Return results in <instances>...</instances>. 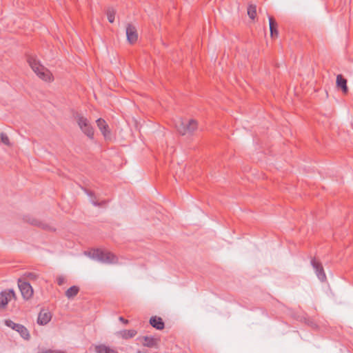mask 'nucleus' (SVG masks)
I'll list each match as a JSON object with an SVG mask.
<instances>
[{"instance_id":"6","label":"nucleus","mask_w":353,"mask_h":353,"mask_svg":"<svg viewBox=\"0 0 353 353\" xmlns=\"http://www.w3.org/2000/svg\"><path fill=\"white\" fill-rule=\"evenodd\" d=\"M311 265H312L313 268L315 270L316 274L319 279L324 282L326 281V275L324 272V269L323 268V265L321 262L316 261L315 258L312 259L311 260Z\"/></svg>"},{"instance_id":"15","label":"nucleus","mask_w":353,"mask_h":353,"mask_svg":"<svg viewBox=\"0 0 353 353\" xmlns=\"http://www.w3.org/2000/svg\"><path fill=\"white\" fill-rule=\"evenodd\" d=\"M79 292V288L77 285H73L65 291V295L68 299H72L77 295Z\"/></svg>"},{"instance_id":"3","label":"nucleus","mask_w":353,"mask_h":353,"mask_svg":"<svg viewBox=\"0 0 353 353\" xmlns=\"http://www.w3.org/2000/svg\"><path fill=\"white\" fill-rule=\"evenodd\" d=\"M74 118L81 131L90 139L94 138V129L87 118L77 113Z\"/></svg>"},{"instance_id":"7","label":"nucleus","mask_w":353,"mask_h":353,"mask_svg":"<svg viewBox=\"0 0 353 353\" xmlns=\"http://www.w3.org/2000/svg\"><path fill=\"white\" fill-rule=\"evenodd\" d=\"M127 40L131 44L134 43L138 39V33L134 26L128 23L126 26Z\"/></svg>"},{"instance_id":"17","label":"nucleus","mask_w":353,"mask_h":353,"mask_svg":"<svg viewBox=\"0 0 353 353\" xmlns=\"http://www.w3.org/2000/svg\"><path fill=\"white\" fill-rule=\"evenodd\" d=\"M95 352L97 353H116V350L103 344L96 345Z\"/></svg>"},{"instance_id":"24","label":"nucleus","mask_w":353,"mask_h":353,"mask_svg":"<svg viewBox=\"0 0 353 353\" xmlns=\"http://www.w3.org/2000/svg\"><path fill=\"white\" fill-rule=\"evenodd\" d=\"M1 141L3 143L6 145H10V140L7 134L4 132H1L0 134Z\"/></svg>"},{"instance_id":"18","label":"nucleus","mask_w":353,"mask_h":353,"mask_svg":"<svg viewBox=\"0 0 353 353\" xmlns=\"http://www.w3.org/2000/svg\"><path fill=\"white\" fill-rule=\"evenodd\" d=\"M187 122L181 121L178 124H176V129L178 132L181 135H185L188 134L187 128Z\"/></svg>"},{"instance_id":"19","label":"nucleus","mask_w":353,"mask_h":353,"mask_svg":"<svg viewBox=\"0 0 353 353\" xmlns=\"http://www.w3.org/2000/svg\"><path fill=\"white\" fill-rule=\"evenodd\" d=\"M25 220L26 221L30 223L31 225L34 226H38L42 228H46L47 227V225L46 223H43L34 218L28 217L26 218Z\"/></svg>"},{"instance_id":"16","label":"nucleus","mask_w":353,"mask_h":353,"mask_svg":"<svg viewBox=\"0 0 353 353\" xmlns=\"http://www.w3.org/2000/svg\"><path fill=\"white\" fill-rule=\"evenodd\" d=\"M15 331L19 332L20 336L26 340H28L30 337V333H29V331L28 330V329L21 324H19L18 325V327H17Z\"/></svg>"},{"instance_id":"31","label":"nucleus","mask_w":353,"mask_h":353,"mask_svg":"<svg viewBox=\"0 0 353 353\" xmlns=\"http://www.w3.org/2000/svg\"><path fill=\"white\" fill-rule=\"evenodd\" d=\"M137 353H146V352L139 350V351H137Z\"/></svg>"},{"instance_id":"1","label":"nucleus","mask_w":353,"mask_h":353,"mask_svg":"<svg viewBox=\"0 0 353 353\" xmlns=\"http://www.w3.org/2000/svg\"><path fill=\"white\" fill-rule=\"evenodd\" d=\"M27 61L32 70L40 79L46 81H51L53 80L52 74L50 70L41 65L36 57L28 56Z\"/></svg>"},{"instance_id":"4","label":"nucleus","mask_w":353,"mask_h":353,"mask_svg":"<svg viewBox=\"0 0 353 353\" xmlns=\"http://www.w3.org/2000/svg\"><path fill=\"white\" fill-rule=\"evenodd\" d=\"M17 299L16 294L12 289H8L0 292V310L6 308L8 302L12 299Z\"/></svg>"},{"instance_id":"5","label":"nucleus","mask_w":353,"mask_h":353,"mask_svg":"<svg viewBox=\"0 0 353 353\" xmlns=\"http://www.w3.org/2000/svg\"><path fill=\"white\" fill-rule=\"evenodd\" d=\"M18 286L21 291V295L25 300H28L32 296L33 289L28 282L19 279L18 280Z\"/></svg>"},{"instance_id":"30","label":"nucleus","mask_w":353,"mask_h":353,"mask_svg":"<svg viewBox=\"0 0 353 353\" xmlns=\"http://www.w3.org/2000/svg\"><path fill=\"white\" fill-rule=\"evenodd\" d=\"M307 324L310 325V326L313 327H316V325L315 323H314L311 320H308L307 321Z\"/></svg>"},{"instance_id":"2","label":"nucleus","mask_w":353,"mask_h":353,"mask_svg":"<svg viewBox=\"0 0 353 353\" xmlns=\"http://www.w3.org/2000/svg\"><path fill=\"white\" fill-rule=\"evenodd\" d=\"M88 255L93 259L104 263H116L117 257L110 252L101 249L93 250L88 252Z\"/></svg>"},{"instance_id":"8","label":"nucleus","mask_w":353,"mask_h":353,"mask_svg":"<svg viewBox=\"0 0 353 353\" xmlns=\"http://www.w3.org/2000/svg\"><path fill=\"white\" fill-rule=\"evenodd\" d=\"M52 319V314L46 310H41L39 314L37 323L39 325H44L50 322Z\"/></svg>"},{"instance_id":"20","label":"nucleus","mask_w":353,"mask_h":353,"mask_svg":"<svg viewBox=\"0 0 353 353\" xmlns=\"http://www.w3.org/2000/svg\"><path fill=\"white\" fill-rule=\"evenodd\" d=\"M188 134H192L197 129V122L194 119L187 121Z\"/></svg>"},{"instance_id":"21","label":"nucleus","mask_w":353,"mask_h":353,"mask_svg":"<svg viewBox=\"0 0 353 353\" xmlns=\"http://www.w3.org/2000/svg\"><path fill=\"white\" fill-rule=\"evenodd\" d=\"M248 14L250 19H254L256 16V6L250 4L248 7Z\"/></svg>"},{"instance_id":"28","label":"nucleus","mask_w":353,"mask_h":353,"mask_svg":"<svg viewBox=\"0 0 353 353\" xmlns=\"http://www.w3.org/2000/svg\"><path fill=\"white\" fill-rule=\"evenodd\" d=\"M42 353H63V352L61 351H59V350H43L42 352Z\"/></svg>"},{"instance_id":"27","label":"nucleus","mask_w":353,"mask_h":353,"mask_svg":"<svg viewBox=\"0 0 353 353\" xmlns=\"http://www.w3.org/2000/svg\"><path fill=\"white\" fill-rule=\"evenodd\" d=\"M25 276L31 280H35L37 278V274L33 272H28V273L25 274Z\"/></svg>"},{"instance_id":"9","label":"nucleus","mask_w":353,"mask_h":353,"mask_svg":"<svg viewBox=\"0 0 353 353\" xmlns=\"http://www.w3.org/2000/svg\"><path fill=\"white\" fill-rule=\"evenodd\" d=\"M96 123L97 127L101 130L104 137L109 138L110 136V131L109 130V126L107 124L106 121L104 119L100 118L96 121Z\"/></svg>"},{"instance_id":"23","label":"nucleus","mask_w":353,"mask_h":353,"mask_svg":"<svg viewBox=\"0 0 353 353\" xmlns=\"http://www.w3.org/2000/svg\"><path fill=\"white\" fill-rule=\"evenodd\" d=\"M5 324L6 326L10 327L11 329L14 330H16L17 327H18V325H19V323H14V321H12V320H6L5 321Z\"/></svg>"},{"instance_id":"26","label":"nucleus","mask_w":353,"mask_h":353,"mask_svg":"<svg viewBox=\"0 0 353 353\" xmlns=\"http://www.w3.org/2000/svg\"><path fill=\"white\" fill-rule=\"evenodd\" d=\"M66 282L65 277L63 275H59L57 277V283L59 285H62Z\"/></svg>"},{"instance_id":"12","label":"nucleus","mask_w":353,"mask_h":353,"mask_svg":"<svg viewBox=\"0 0 353 353\" xmlns=\"http://www.w3.org/2000/svg\"><path fill=\"white\" fill-rule=\"evenodd\" d=\"M269 26L270 30V37L272 38L277 37L279 34L278 23L272 17H269Z\"/></svg>"},{"instance_id":"25","label":"nucleus","mask_w":353,"mask_h":353,"mask_svg":"<svg viewBox=\"0 0 353 353\" xmlns=\"http://www.w3.org/2000/svg\"><path fill=\"white\" fill-rule=\"evenodd\" d=\"M87 192V194L91 197L92 199V203L95 206H100L101 205V203H99L95 199L94 196V193L92 192H90V191H86Z\"/></svg>"},{"instance_id":"14","label":"nucleus","mask_w":353,"mask_h":353,"mask_svg":"<svg viewBox=\"0 0 353 353\" xmlns=\"http://www.w3.org/2000/svg\"><path fill=\"white\" fill-rule=\"evenodd\" d=\"M336 85L341 89L344 94L347 93L348 88L347 86V80L343 78L341 74H339L336 77Z\"/></svg>"},{"instance_id":"13","label":"nucleus","mask_w":353,"mask_h":353,"mask_svg":"<svg viewBox=\"0 0 353 353\" xmlns=\"http://www.w3.org/2000/svg\"><path fill=\"white\" fill-rule=\"evenodd\" d=\"M137 334L135 330H121L117 333V335L121 337L123 339H129L134 337Z\"/></svg>"},{"instance_id":"32","label":"nucleus","mask_w":353,"mask_h":353,"mask_svg":"<svg viewBox=\"0 0 353 353\" xmlns=\"http://www.w3.org/2000/svg\"><path fill=\"white\" fill-rule=\"evenodd\" d=\"M116 353H119L117 351H116Z\"/></svg>"},{"instance_id":"10","label":"nucleus","mask_w":353,"mask_h":353,"mask_svg":"<svg viewBox=\"0 0 353 353\" xmlns=\"http://www.w3.org/2000/svg\"><path fill=\"white\" fill-rule=\"evenodd\" d=\"M141 339L143 341V345L148 347H157L159 341V339L157 338L148 336L137 338V340Z\"/></svg>"},{"instance_id":"22","label":"nucleus","mask_w":353,"mask_h":353,"mask_svg":"<svg viewBox=\"0 0 353 353\" xmlns=\"http://www.w3.org/2000/svg\"><path fill=\"white\" fill-rule=\"evenodd\" d=\"M107 17L110 23L114 21V17L116 14V10L112 8H108L106 11Z\"/></svg>"},{"instance_id":"29","label":"nucleus","mask_w":353,"mask_h":353,"mask_svg":"<svg viewBox=\"0 0 353 353\" xmlns=\"http://www.w3.org/2000/svg\"><path fill=\"white\" fill-rule=\"evenodd\" d=\"M119 320L121 322H122L123 323L125 324V325L128 324V323H129L128 320L125 319L123 316H120V317L119 318Z\"/></svg>"},{"instance_id":"11","label":"nucleus","mask_w":353,"mask_h":353,"mask_svg":"<svg viewBox=\"0 0 353 353\" xmlns=\"http://www.w3.org/2000/svg\"><path fill=\"white\" fill-rule=\"evenodd\" d=\"M150 324L154 328H156L157 330H163L165 327V323H164L163 319L161 317H159L157 316H152L150 318Z\"/></svg>"}]
</instances>
